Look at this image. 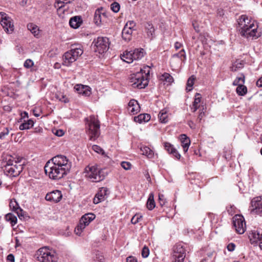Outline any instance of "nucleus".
Here are the masks:
<instances>
[{"label":"nucleus","instance_id":"1","mask_svg":"<svg viewBox=\"0 0 262 262\" xmlns=\"http://www.w3.org/2000/svg\"><path fill=\"white\" fill-rule=\"evenodd\" d=\"M72 163L64 156L58 155L46 164L44 169L46 174L53 180L62 178L71 168Z\"/></svg>","mask_w":262,"mask_h":262},{"label":"nucleus","instance_id":"2","mask_svg":"<svg viewBox=\"0 0 262 262\" xmlns=\"http://www.w3.org/2000/svg\"><path fill=\"white\" fill-rule=\"evenodd\" d=\"M85 177L92 182H99L103 180L108 172L106 169L101 168L97 165H88L84 169Z\"/></svg>","mask_w":262,"mask_h":262},{"label":"nucleus","instance_id":"3","mask_svg":"<svg viewBox=\"0 0 262 262\" xmlns=\"http://www.w3.org/2000/svg\"><path fill=\"white\" fill-rule=\"evenodd\" d=\"M36 258L40 262H57L58 257L55 251L49 247H43L36 252Z\"/></svg>","mask_w":262,"mask_h":262},{"label":"nucleus","instance_id":"4","mask_svg":"<svg viewBox=\"0 0 262 262\" xmlns=\"http://www.w3.org/2000/svg\"><path fill=\"white\" fill-rule=\"evenodd\" d=\"M129 82L133 88L144 89L147 85V73H145L143 69H141L140 72L130 75Z\"/></svg>","mask_w":262,"mask_h":262},{"label":"nucleus","instance_id":"5","mask_svg":"<svg viewBox=\"0 0 262 262\" xmlns=\"http://www.w3.org/2000/svg\"><path fill=\"white\" fill-rule=\"evenodd\" d=\"M83 53V50L80 47L73 48L66 52L63 56V64L67 67L71 66Z\"/></svg>","mask_w":262,"mask_h":262},{"label":"nucleus","instance_id":"6","mask_svg":"<svg viewBox=\"0 0 262 262\" xmlns=\"http://www.w3.org/2000/svg\"><path fill=\"white\" fill-rule=\"evenodd\" d=\"M22 169L21 165H17L16 161L14 160L13 158L10 157L6 161L4 170L7 175L16 177L20 173Z\"/></svg>","mask_w":262,"mask_h":262},{"label":"nucleus","instance_id":"7","mask_svg":"<svg viewBox=\"0 0 262 262\" xmlns=\"http://www.w3.org/2000/svg\"><path fill=\"white\" fill-rule=\"evenodd\" d=\"M88 134L91 140H95L100 135V123L94 116L90 117Z\"/></svg>","mask_w":262,"mask_h":262},{"label":"nucleus","instance_id":"8","mask_svg":"<svg viewBox=\"0 0 262 262\" xmlns=\"http://www.w3.org/2000/svg\"><path fill=\"white\" fill-rule=\"evenodd\" d=\"M95 215L94 213H89L83 215L80 219L79 223L75 229V232L76 235H81L85 228L95 219Z\"/></svg>","mask_w":262,"mask_h":262},{"label":"nucleus","instance_id":"9","mask_svg":"<svg viewBox=\"0 0 262 262\" xmlns=\"http://www.w3.org/2000/svg\"><path fill=\"white\" fill-rule=\"evenodd\" d=\"M93 43L95 47V52L99 54L106 52L110 47L109 39L106 37H98L94 40Z\"/></svg>","mask_w":262,"mask_h":262},{"label":"nucleus","instance_id":"10","mask_svg":"<svg viewBox=\"0 0 262 262\" xmlns=\"http://www.w3.org/2000/svg\"><path fill=\"white\" fill-rule=\"evenodd\" d=\"M186 257V250L181 244L174 246L173 252L171 255L172 262H184Z\"/></svg>","mask_w":262,"mask_h":262},{"label":"nucleus","instance_id":"11","mask_svg":"<svg viewBox=\"0 0 262 262\" xmlns=\"http://www.w3.org/2000/svg\"><path fill=\"white\" fill-rule=\"evenodd\" d=\"M0 23L7 33L11 34L13 32L14 25L12 20L5 12H0Z\"/></svg>","mask_w":262,"mask_h":262},{"label":"nucleus","instance_id":"12","mask_svg":"<svg viewBox=\"0 0 262 262\" xmlns=\"http://www.w3.org/2000/svg\"><path fill=\"white\" fill-rule=\"evenodd\" d=\"M240 34L244 37L247 38H257L258 35L257 34V27L254 26V23H250L248 27L246 28L240 29L239 30Z\"/></svg>","mask_w":262,"mask_h":262},{"label":"nucleus","instance_id":"13","mask_svg":"<svg viewBox=\"0 0 262 262\" xmlns=\"http://www.w3.org/2000/svg\"><path fill=\"white\" fill-rule=\"evenodd\" d=\"M233 224L237 233L243 234L246 230V223L244 217L239 214H236L233 217Z\"/></svg>","mask_w":262,"mask_h":262},{"label":"nucleus","instance_id":"14","mask_svg":"<svg viewBox=\"0 0 262 262\" xmlns=\"http://www.w3.org/2000/svg\"><path fill=\"white\" fill-rule=\"evenodd\" d=\"M251 212L253 214L262 213V196H257L253 199L251 202Z\"/></svg>","mask_w":262,"mask_h":262},{"label":"nucleus","instance_id":"15","mask_svg":"<svg viewBox=\"0 0 262 262\" xmlns=\"http://www.w3.org/2000/svg\"><path fill=\"white\" fill-rule=\"evenodd\" d=\"M108 194V190L106 187H101L99 188L97 193L95 194L93 199V202L97 204L105 200L106 196Z\"/></svg>","mask_w":262,"mask_h":262},{"label":"nucleus","instance_id":"16","mask_svg":"<svg viewBox=\"0 0 262 262\" xmlns=\"http://www.w3.org/2000/svg\"><path fill=\"white\" fill-rule=\"evenodd\" d=\"M62 197V195L61 191L56 190L47 193L45 199L48 201L53 203H57L61 200Z\"/></svg>","mask_w":262,"mask_h":262},{"label":"nucleus","instance_id":"17","mask_svg":"<svg viewBox=\"0 0 262 262\" xmlns=\"http://www.w3.org/2000/svg\"><path fill=\"white\" fill-rule=\"evenodd\" d=\"M103 11L102 8H98L95 11L94 16V22L97 26L100 25L103 19L106 17V14Z\"/></svg>","mask_w":262,"mask_h":262},{"label":"nucleus","instance_id":"18","mask_svg":"<svg viewBox=\"0 0 262 262\" xmlns=\"http://www.w3.org/2000/svg\"><path fill=\"white\" fill-rule=\"evenodd\" d=\"M127 110L129 114L135 115L140 111V106L137 100L132 99L128 102Z\"/></svg>","mask_w":262,"mask_h":262},{"label":"nucleus","instance_id":"19","mask_svg":"<svg viewBox=\"0 0 262 262\" xmlns=\"http://www.w3.org/2000/svg\"><path fill=\"white\" fill-rule=\"evenodd\" d=\"M74 89L78 94L85 96H90L91 93V88L88 85L78 84L74 86Z\"/></svg>","mask_w":262,"mask_h":262},{"label":"nucleus","instance_id":"20","mask_svg":"<svg viewBox=\"0 0 262 262\" xmlns=\"http://www.w3.org/2000/svg\"><path fill=\"white\" fill-rule=\"evenodd\" d=\"M164 147L165 149L168 152V153L172 155V156L174 157L177 159L179 160L181 158V155L170 143L168 142L164 143Z\"/></svg>","mask_w":262,"mask_h":262},{"label":"nucleus","instance_id":"21","mask_svg":"<svg viewBox=\"0 0 262 262\" xmlns=\"http://www.w3.org/2000/svg\"><path fill=\"white\" fill-rule=\"evenodd\" d=\"M250 22L253 23L248 18L247 15H243L238 20V25L241 28L240 29L246 28L250 25Z\"/></svg>","mask_w":262,"mask_h":262},{"label":"nucleus","instance_id":"22","mask_svg":"<svg viewBox=\"0 0 262 262\" xmlns=\"http://www.w3.org/2000/svg\"><path fill=\"white\" fill-rule=\"evenodd\" d=\"M180 140L181 145L183 147V150L185 152L187 151L189 145L190 144V140L188 137L185 134H182L180 136Z\"/></svg>","mask_w":262,"mask_h":262},{"label":"nucleus","instance_id":"23","mask_svg":"<svg viewBox=\"0 0 262 262\" xmlns=\"http://www.w3.org/2000/svg\"><path fill=\"white\" fill-rule=\"evenodd\" d=\"M262 230H254L250 234L249 237L252 243L260 242L261 236H262Z\"/></svg>","mask_w":262,"mask_h":262},{"label":"nucleus","instance_id":"24","mask_svg":"<svg viewBox=\"0 0 262 262\" xmlns=\"http://www.w3.org/2000/svg\"><path fill=\"white\" fill-rule=\"evenodd\" d=\"M82 23V20L80 16H76L72 17L69 21L70 26L74 29H77L80 27Z\"/></svg>","mask_w":262,"mask_h":262},{"label":"nucleus","instance_id":"25","mask_svg":"<svg viewBox=\"0 0 262 262\" xmlns=\"http://www.w3.org/2000/svg\"><path fill=\"white\" fill-rule=\"evenodd\" d=\"M133 51H125L121 56L124 61L130 63L134 60Z\"/></svg>","mask_w":262,"mask_h":262},{"label":"nucleus","instance_id":"26","mask_svg":"<svg viewBox=\"0 0 262 262\" xmlns=\"http://www.w3.org/2000/svg\"><path fill=\"white\" fill-rule=\"evenodd\" d=\"M134 60H140L146 54V52L142 48H138L133 51Z\"/></svg>","mask_w":262,"mask_h":262},{"label":"nucleus","instance_id":"27","mask_svg":"<svg viewBox=\"0 0 262 262\" xmlns=\"http://www.w3.org/2000/svg\"><path fill=\"white\" fill-rule=\"evenodd\" d=\"M133 30L129 29L128 28L124 27L122 31V37L125 41H129L132 38V35Z\"/></svg>","mask_w":262,"mask_h":262},{"label":"nucleus","instance_id":"28","mask_svg":"<svg viewBox=\"0 0 262 262\" xmlns=\"http://www.w3.org/2000/svg\"><path fill=\"white\" fill-rule=\"evenodd\" d=\"M201 94L199 93H196L192 105L191 106V110L192 112H195L199 107L200 105L199 104L201 102Z\"/></svg>","mask_w":262,"mask_h":262},{"label":"nucleus","instance_id":"29","mask_svg":"<svg viewBox=\"0 0 262 262\" xmlns=\"http://www.w3.org/2000/svg\"><path fill=\"white\" fill-rule=\"evenodd\" d=\"M161 80H162L164 84L167 85L171 84L174 81L172 76L168 73H164L161 76Z\"/></svg>","mask_w":262,"mask_h":262},{"label":"nucleus","instance_id":"30","mask_svg":"<svg viewBox=\"0 0 262 262\" xmlns=\"http://www.w3.org/2000/svg\"><path fill=\"white\" fill-rule=\"evenodd\" d=\"M27 28L31 31L34 36H37L39 35V30L37 25L33 23H29L27 25Z\"/></svg>","mask_w":262,"mask_h":262},{"label":"nucleus","instance_id":"31","mask_svg":"<svg viewBox=\"0 0 262 262\" xmlns=\"http://www.w3.org/2000/svg\"><path fill=\"white\" fill-rule=\"evenodd\" d=\"M34 125V122L32 120H28L27 122L21 123L19 127L20 130L29 129Z\"/></svg>","mask_w":262,"mask_h":262},{"label":"nucleus","instance_id":"32","mask_svg":"<svg viewBox=\"0 0 262 262\" xmlns=\"http://www.w3.org/2000/svg\"><path fill=\"white\" fill-rule=\"evenodd\" d=\"M237 94L239 96H244L247 92V87L244 84H240L236 90Z\"/></svg>","mask_w":262,"mask_h":262},{"label":"nucleus","instance_id":"33","mask_svg":"<svg viewBox=\"0 0 262 262\" xmlns=\"http://www.w3.org/2000/svg\"><path fill=\"white\" fill-rule=\"evenodd\" d=\"M245 76L243 74H241L237 76L233 82V85L238 86L240 84H243L245 83Z\"/></svg>","mask_w":262,"mask_h":262},{"label":"nucleus","instance_id":"34","mask_svg":"<svg viewBox=\"0 0 262 262\" xmlns=\"http://www.w3.org/2000/svg\"><path fill=\"white\" fill-rule=\"evenodd\" d=\"M195 79V77L193 75H192L188 78L186 88V91L189 92L192 90V87L194 84V81Z\"/></svg>","mask_w":262,"mask_h":262},{"label":"nucleus","instance_id":"35","mask_svg":"<svg viewBox=\"0 0 262 262\" xmlns=\"http://www.w3.org/2000/svg\"><path fill=\"white\" fill-rule=\"evenodd\" d=\"M159 120L162 123H166L168 121V115L166 111L162 110L159 114Z\"/></svg>","mask_w":262,"mask_h":262},{"label":"nucleus","instance_id":"36","mask_svg":"<svg viewBox=\"0 0 262 262\" xmlns=\"http://www.w3.org/2000/svg\"><path fill=\"white\" fill-rule=\"evenodd\" d=\"M10 206L11 208H13V210L14 211L16 212L18 215L19 216H20L19 211L21 212L22 210L18 206L17 203L16 201H11V202L10 203Z\"/></svg>","mask_w":262,"mask_h":262},{"label":"nucleus","instance_id":"37","mask_svg":"<svg viewBox=\"0 0 262 262\" xmlns=\"http://www.w3.org/2000/svg\"><path fill=\"white\" fill-rule=\"evenodd\" d=\"M146 115V114H140L138 116L135 117L134 120L135 122H138L139 123H145L147 122V121L145 120Z\"/></svg>","mask_w":262,"mask_h":262},{"label":"nucleus","instance_id":"38","mask_svg":"<svg viewBox=\"0 0 262 262\" xmlns=\"http://www.w3.org/2000/svg\"><path fill=\"white\" fill-rule=\"evenodd\" d=\"M5 217L7 221L10 222L12 226L15 225L17 223V217L12 214H7Z\"/></svg>","mask_w":262,"mask_h":262},{"label":"nucleus","instance_id":"39","mask_svg":"<svg viewBox=\"0 0 262 262\" xmlns=\"http://www.w3.org/2000/svg\"><path fill=\"white\" fill-rule=\"evenodd\" d=\"M56 98L60 101L63 102L64 103H67L69 102V99L66 95L61 93L57 94L56 95Z\"/></svg>","mask_w":262,"mask_h":262},{"label":"nucleus","instance_id":"40","mask_svg":"<svg viewBox=\"0 0 262 262\" xmlns=\"http://www.w3.org/2000/svg\"><path fill=\"white\" fill-rule=\"evenodd\" d=\"M92 149L94 151H95L96 152L101 154L103 156H105V152L104 150L101 148L99 146L97 145H94L92 146Z\"/></svg>","mask_w":262,"mask_h":262},{"label":"nucleus","instance_id":"41","mask_svg":"<svg viewBox=\"0 0 262 262\" xmlns=\"http://www.w3.org/2000/svg\"><path fill=\"white\" fill-rule=\"evenodd\" d=\"M172 57L179 58L181 60H184L186 58L185 52L184 49L181 50L179 53L173 55Z\"/></svg>","mask_w":262,"mask_h":262},{"label":"nucleus","instance_id":"42","mask_svg":"<svg viewBox=\"0 0 262 262\" xmlns=\"http://www.w3.org/2000/svg\"><path fill=\"white\" fill-rule=\"evenodd\" d=\"M94 262H105L104 256L98 252L94 257Z\"/></svg>","mask_w":262,"mask_h":262},{"label":"nucleus","instance_id":"43","mask_svg":"<svg viewBox=\"0 0 262 262\" xmlns=\"http://www.w3.org/2000/svg\"><path fill=\"white\" fill-rule=\"evenodd\" d=\"M213 253H209L201 262H214V257L213 256Z\"/></svg>","mask_w":262,"mask_h":262},{"label":"nucleus","instance_id":"44","mask_svg":"<svg viewBox=\"0 0 262 262\" xmlns=\"http://www.w3.org/2000/svg\"><path fill=\"white\" fill-rule=\"evenodd\" d=\"M120 7L119 4L117 2H114L111 5L112 10L115 13H117L119 11Z\"/></svg>","mask_w":262,"mask_h":262},{"label":"nucleus","instance_id":"45","mask_svg":"<svg viewBox=\"0 0 262 262\" xmlns=\"http://www.w3.org/2000/svg\"><path fill=\"white\" fill-rule=\"evenodd\" d=\"M121 167L125 170H127L131 169L132 165L129 162L123 161L121 163Z\"/></svg>","mask_w":262,"mask_h":262},{"label":"nucleus","instance_id":"46","mask_svg":"<svg viewBox=\"0 0 262 262\" xmlns=\"http://www.w3.org/2000/svg\"><path fill=\"white\" fill-rule=\"evenodd\" d=\"M142 216L139 214L135 215L131 219L132 224H135L139 222Z\"/></svg>","mask_w":262,"mask_h":262},{"label":"nucleus","instance_id":"47","mask_svg":"<svg viewBox=\"0 0 262 262\" xmlns=\"http://www.w3.org/2000/svg\"><path fill=\"white\" fill-rule=\"evenodd\" d=\"M243 67V64L241 62L235 63L231 68V71H236L238 68Z\"/></svg>","mask_w":262,"mask_h":262},{"label":"nucleus","instance_id":"48","mask_svg":"<svg viewBox=\"0 0 262 262\" xmlns=\"http://www.w3.org/2000/svg\"><path fill=\"white\" fill-rule=\"evenodd\" d=\"M33 65H34L33 61L30 59H27L25 61L24 64V67L28 69L31 68L33 66Z\"/></svg>","mask_w":262,"mask_h":262},{"label":"nucleus","instance_id":"49","mask_svg":"<svg viewBox=\"0 0 262 262\" xmlns=\"http://www.w3.org/2000/svg\"><path fill=\"white\" fill-rule=\"evenodd\" d=\"M204 108L203 107L202 110H200V113L198 117L197 120L199 122L201 123L203 118L205 116Z\"/></svg>","mask_w":262,"mask_h":262},{"label":"nucleus","instance_id":"50","mask_svg":"<svg viewBox=\"0 0 262 262\" xmlns=\"http://www.w3.org/2000/svg\"><path fill=\"white\" fill-rule=\"evenodd\" d=\"M135 27V23L134 21H128L126 23L124 27L128 28L129 29L134 30V28Z\"/></svg>","mask_w":262,"mask_h":262},{"label":"nucleus","instance_id":"51","mask_svg":"<svg viewBox=\"0 0 262 262\" xmlns=\"http://www.w3.org/2000/svg\"><path fill=\"white\" fill-rule=\"evenodd\" d=\"M9 134V129L6 128L3 132L0 133V139L3 140L5 138V136Z\"/></svg>","mask_w":262,"mask_h":262},{"label":"nucleus","instance_id":"52","mask_svg":"<svg viewBox=\"0 0 262 262\" xmlns=\"http://www.w3.org/2000/svg\"><path fill=\"white\" fill-rule=\"evenodd\" d=\"M73 0H57V4H61L60 6H59V8H61L63 6V4L66 3H71Z\"/></svg>","mask_w":262,"mask_h":262},{"label":"nucleus","instance_id":"53","mask_svg":"<svg viewBox=\"0 0 262 262\" xmlns=\"http://www.w3.org/2000/svg\"><path fill=\"white\" fill-rule=\"evenodd\" d=\"M155 29L154 27L148 24V33H150L151 36V39L155 37Z\"/></svg>","mask_w":262,"mask_h":262},{"label":"nucleus","instance_id":"54","mask_svg":"<svg viewBox=\"0 0 262 262\" xmlns=\"http://www.w3.org/2000/svg\"><path fill=\"white\" fill-rule=\"evenodd\" d=\"M235 247L236 246L234 243H230L227 245V248L229 251L232 252L235 250Z\"/></svg>","mask_w":262,"mask_h":262},{"label":"nucleus","instance_id":"55","mask_svg":"<svg viewBox=\"0 0 262 262\" xmlns=\"http://www.w3.org/2000/svg\"><path fill=\"white\" fill-rule=\"evenodd\" d=\"M142 256L143 258L147 257V248L146 246H144L141 253Z\"/></svg>","mask_w":262,"mask_h":262},{"label":"nucleus","instance_id":"56","mask_svg":"<svg viewBox=\"0 0 262 262\" xmlns=\"http://www.w3.org/2000/svg\"><path fill=\"white\" fill-rule=\"evenodd\" d=\"M156 207V203L154 200H151L148 202V210H152Z\"/></svg>","mask_w":262,"mask_h":262},{"label":"nucleus","instance_id":"57","mask_svg":"<svg viewBox=\"0 0 262 262\" xmlns=\"http://www.w3.org/2000/svg\"><path fill=\"white\" fill-rule=\"evenodd\" d=\"M140 153L143 155H146L147 154V149L146 146H141Z\"/></svg>","mask_w":262,"mask_h":262},{"label":"nucleus","instance_id":"58","mask_svg":"<svg viewBox=\"0 0 262 262\" xmlns=\"http://www.w3.org/2000/svg\"><path fill=\"white\" fill-rule=\"evenodd\" d=\"M54 134L58 137H61L64 135V132L62 129L56 130Z\"/></svg>","mask_w":262,"mask_h":262},{"label":"nucleus","instance_id":"59","mask_svg":"<svg viewBox=\"0 0 262 262\" xmlns=\"http://www.w3.org/2000/svg\"><path fill=\"white\" fill-rule=\"evenodd\" d=\"M164 196L163 194L159 195V199L160 200V204L161 206L165 204V201L164 200Z\"/></svg>","mask_w":262,"mask_h":262},{"label":"nucleus","instance_id":"60","mask_svg":"<svg viewBox=\"0 0 262 262\" xmlns=\"http://www.w3.org/2000/svg\"><path fill=\"white\" fill-rule=\"evenodd\" d=\"M7 259L8 262H14V256L13 254H10L7 256Z\"/></svg>","mask_w":262,"mask_h":262},{"label":"nucleus","instance_id":"61","mask_svg":"<svg viewBox=\"0 0 262 262\" xmlns=\"http://www.w3.org/2000/svg\"><path fill=\"white\" fill-rule=\"evenodd\" d=\"M126 262H137V260L135 257L129 256L126 259Z\"/></svg>","mask_w":262,"mask_h":262},{"label":"nucleus","instance_id":"62","mask_svg":"<svg viewBox=\"0 0 262 262\" xmlns=\"http://www.w3.org/2000/svg\"><path fill=\"white\" fill-rule=\"evenodd\" d=\"M256 85L258 87L262 88V76L257 80L256 82Z\"/></svg>","mask_w":262,"mask_h":262},{"label":"nucleus","instance_id":"63","mask_svg":"<svg viewBox=\"0 0 262 262\" xmlns=\"http://www.w3.org/2000/svg\"><path fill=\"white\" fill-rule=\"evenodd\" d=\"M154 157V152L152 150L148 148V159Z\"/></svg>","mask_w":262,"mask_h":262},{"label":"nucleus","instance_id":"64","mask_svg":"<svg viewBox=\"0 0 262 262\" xmlns=\"http://www.w3.org/2000/svg\"><path fill=\"white\" fill-rule=\"evenodd\" d=\"M188 125L192 129H194L195 128V125L192 121H189L188 122Z\"/></svg>","mask_w":262,"mask_h":262}]
</instances>
